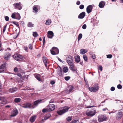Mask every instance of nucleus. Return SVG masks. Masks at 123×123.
<instances>
[{
	"label": "nucleus",
	"instance_id": "f257e3e1",
	"mask_svg": "<svg viewBox=\"0 0 123 123\" xmlns=\"http://www.w3.org/2000/svg\"><path fill=\"white\" fill-rule=\"evenodd\" d=\"M13 58L18 61H21L24 60L25 58L23 56L19 54H15L13 55Z\"/></svg>",
	"mask_w": 123,
	"mask_h": 123
},
{
	"label": "nucleus",
	"instance_id": "f03ea898",
	"mask_svg": "<svg viewBox=\"0 0 123 123\" xmlns=\"http://www.w3.org/2000/svg\"><path fill=\"white\" fill-rule=\"evenodd\" d=\"M70 108L69 107L66 106L63 109L57 111V113L59 115H62L67 112Z\"/></svg>",
	"mask_w": 123,
	"mask_h": 123
},
{
	"label": "nucleus",
	"instance_id": "7ed1b4c3",
	"mask_svg": "<svg viewBox=\"0 0 123 123\" xmlns=\"http://www.w3.org/2000/svg\"><path fill=\"white\" fill-rule=\"evenodd\" d=\"M73 58L71 55H68L66 58V60L68 64L73 63Z\"/></svg>",
	"mask_w": 123,
	"mask_h": 123
},
{
	"label": "nucleus",
	"instance_id": "20e7f679",
	"mask_svg": "<svg viewBox=\"0 0 123 123\" xmlns=\"http://www.w3.org/2000/svg\"><path fill=\"white\" fill-rule=\"evenodd\" d=\"M96 113V111L94 109H92L89 111H87L86 113V115L88 116L92 117Z\"/></svg>",
	"mask_w": 123,
	"mask_h": 123
},
{
	"label": "nucleus",
	"instance_id": "39448f33",
	"mask_svg": "<svg viewBox=\"0 0 123 123\" xmlns=\"http://www.w3.org/2000/svg\"><path fill=\"white\" fill-rule=\"evenodd\" d=\"M96 85H94L93 86V87H90L89 88V90L91 92H96L99 89V87L97 85L95 86Z\"/></svg>",
	"mask_w": 123,
	"mask_h": 123
},
{
	"label": "nucleus",
	"instance_id": "423d86ee",
	"mask_svg": "<svg viewBox=\"0 0 123 123\" xmlns=\"http://www.w3.org/2000/svg\"><path fill=\"white\" fill-rule=\"evenodd\" d=\"M108 118L105 115H101L99 117L98 120L99 122H103L107 120L108 119Z\"/></svg>",
	"mask_w": 123,
	"mask_h": 123
},
{
	"label": "nucleus",
	"instance_id": "0eeeda50",
	"mask_svg": "<svg viewBox=\"0 0 123 123\" xmlns=\"http://www.w3.org/2000/svg\"><path fill=\"white\" fill-rule=\"evenodd\" d=\"M47 107L49 111H51L55 109V106L53 104H50L48 105Z\"/></svg>",
	"mask_w": 123,
	"mask_h": 123
},
{
	"label": "nucleus",
	"instance_id": "6e6552de",
	"mask_svg": "<svg viewBox=\"0 0 123 123\" xmlns=\"http://www.w3.org/2000/svg\"><path fill=\"white\" fill-rule=\"evenodd\" d=\"M21 3L19 2L18 3H16L14 4L13 5L15 6V8L16 9L20 10L22 8Z\"/></svg>",
	"mask_w": 123,
	"mask_h": 123
},
{
	"label": "nucleus",
	"instance_id": "1a4fd4ad",
	"mask_svg": "<svg viewBox=\"0 0 123 123\" xmlns=\"http://www.w3.org/2000/svg\"><path fill=\"white\" fill-rule=\"evenodd\" d=\"M93 8L92 6V5H90L88 6L86 9V10L87 12L88 13H89L91 12Z\"/></svg>",
	"mask_w": 123,
	"mask_h": 123
},
{
	"label": "nucleus",
	"instance_id": "9d476101",
	"mask_svg": "<svg viewBox=\"0 0 123 123\" xmlns=\"http://www.w3.org/2000/svg\"><path fill=\"white\" fill-rule=\"evenodd\" d=\"M54 36V33L52 31H49L47 32V37L50 38H52Z\"/></svg>",
	"mask_w": 123,
	"mask_h": 123
},
{
	"label": "nucleus",
	"instance_id": "9b49d317",
	"mask_svg": "<svg viewBox=\"0 0 123 123\" xmlns=\"http://www.w3.org/2000/svg\"><path fill=\"white\" fill-rule=\"evenodd\" d=\"M43 60L46 67H47V64L49 63V61L47 58L45 56H43Z\"/></svg>",
	"mask_w": 123,
	"mask_h": 123
},
{
	"label": "nucleus",
	"instance_id": "f8f14e48",
	"mask_svg": "<svg viewBox=\"0 0 123 123\" xmlns=\"http://www.w3.org/2000/svg\"><path fill=\"white\" fill-rule=\"evenodd\" d=\"M86 15V13L85 12H82L80 13L78 15V18L80 19L83 18Z\"/></svg>",
	"mask_w": 123,
	"mask_h": 123
},
{
	"label": "nucleus",
	"instance_id": "ddd939ff",
	"mask_svg": "<svg viewBox=\"0 0 123 123\" xmlns=\"http://www.w3.org/2000/svg\"><path fill=\"white\" fill-rule=\"evenodd\" d=\"M18 113V111L16 109H13L12 111V114L11 115V117H14L16 116Z\"/></svg>",
	"mask_w": 123,
	"mask_h": 123
},
{
	"label": "nucleus",
	"instance_id": "4468645a",
	"mask_svg": "<svg viewBox=\"0 0 123 123\" xmlns=\"http://www.w3.org/2000/svg\"><path fill=\"white\" fill-rule=\"evenodd\" d=\"M31 105V104L30 103H26L25 104H23L22 106V107L24 108H30Z\"/></svg>",
	"mask_w": 123,
	"mask_h": 123
},
{
	"label": "nucleus",
	"instance_id": "2eb2a0df",
	"mask_svg": "<svg viewBox=\"0 0 123 123\" xmlns=\"http://www.w3.org/2000/svg\"><path fill=\"white\" fill-rule=\"evenodd\" d=\"M42 100L38 99L35 101L34 102L33 105L35 106H37L39 104L42 102Z\"/></svg>",
	"mask_w": 123,
	"mask_h": 123
},
{
	"label": "nucleus",
	"instance_id": "dca6fc26",
	"mask_svg": "<svg viewBox=\"0 0 123 123\" xmlns=\"http://www.w3.org/2000/svg\"><path fill=\"white\" fill-rule=\"evenodd\" d=\"M17 90V89L16 87L11 88L9 89V92L11 93H12L16 92Z\"/></svg>",
	"mask_w": 123,
	"mask_h": 123
},
{
	"label": "nucleus",
	"instance_id": "f3484780",
	"mask_svg": "<svg viewBox=\"0 0 123 123\" xmlns=\"http://www.w3.org/2000/svg\"><path fill=\"white\" fill-rule=\"evenodd\" d=\"M123 114V112H119L116 115V118L117 119H119L121 118L122 117Z\"/></svg>",
	"mask_w": 123,
	"mask_h": 123
},
{
	"label": "nucleus",
	"instance_id": "a211bd4d",
	"mask_svg": "<svg viewBox=\"0 0 123 123\" xmlns=\"http://www.w3.org/2000/svg\"><path fill=\"white\" fill-rule=\"evenodd\" d=\"M38 6L37 5H34L33 7V12L36 13L38 12Z\"/></svg>",
	"mask_w": 123,
	"mask_h": 123
},
{
	"label": "nucleus",
	"instance_id": "6ab92c4d",
	"mask_svg": "<svg viewBox=\"0 0 123 123\" xmlns=\"http://www.w3.org/2000/svg\"><path fill=\"white\" fill-rule=\"evenodd\" d=\"M37 116L35 115H34L31 116L30 118V120L31 122H34Z\"/></svg>",
	"mask_w": 123,
	"mask_h": 123
},
{
	"label": "nucleus",
	"instance_id": "aec40b11",
	"mask_svg": "<svg viewBox=\"0 0 123 123\" xmlns=\"http://www.w3.org/2000/svg\"><path fill=\"white\" fill-rule=\"evenodd\" d=\"M3 99H1L0 102V103L1 104H5L7 103V101L5 99V98L4 97H2Z\"/></svg>",
	"mask_w": 123,
	"mask_h": 123
},
{
	"label": "nucleus",
	"instance_id": "412c9836",
	"mask_svg": "<svg viewBox=\"0 0 123 123\" xmlns=\"http://www.w3.org/2000/svg\"><path fill=\"white\" fill-rule=\"evenodd\" d=\"M75 60L77 63L79 62L80 61V56L78 55L75 56L74 57Z\"/></svg>",
	"mask_w": 123,
	"mask_h": 123
},
{
	"label": "nucleus",
	"instance_id": "4be33fe9",
	"mask_svg": "<svg viewBox=\"0 0 123 123\" xmlns=\"http://www.w3.org/2000/svg\"><path fill=\"white\" fill-rule=\"evenodd\" d=\"M105 5V2L104 1H102L99 3L98 6L100 8H102L104 7Z\"/></svg>",
	"mask_w": 123,
	"mask_h": 123
},
{
	"label": "nucleus",
	"instance_id": "5701e85b",
	"mask_svg": "<svg viewBox=\"0 0 123 123\" xmlns=\"http://www.w3.org/2000/svg\"><path fill=\"white\" fill-rule=\"evenodd\" d=\"M40 75L38 74H37L35 75V77L39 81H41V80L40 78Z\"/></svg>",
	"mask_w": 123,
	"mask_h": 123
},
{
	"label": "nucleus",
	"instance_id": "b1692460",
	"mask_svg": "<svg viewBox=\"0 0 123 123\" xmlns=\"http://www.w3.org/2000/svg\"><path fill=\"white\" fill-rule=\"evenodd\" d=\"M10 53L8 52H7L5 54L4 57V59H6L10 57Z\"/></svg>",
	"mask_w": 123,
	"mask_h": 123
},
{
	"label": "nucleus",
	"instance_id": "393cba45",
	"mask_svg": "<svg viewBox=\"0 0 123 123\" xmlns=\"http://www.w3.org/2000/svg\"><path fill=\"white\" fill-rule=\"evenodd\" d=\"M52 49L54 50L55 52L57 53V54H58L59 53V50L58 49L55 47H53L52 48Z\"/></svg>",
	"mask_w": 123,
	"mask_h": 123
},
{
	"label": "nucleus",
	"instance_id": "a878e982",
	"mask_svg": "<svg viewBox=\"0 0 123 123\" xmlns=\"http://www.w3.org/2000/svg\"><path fill=\"white\" fill-rule=\"evenodd\" d=\"M50 116L51 115L50 114H48L45 115L43 120H46L48 119Z\"/></svg>",
	"mask_w": 123,
	"mask_h": 123
},
{
	"label": "nucleus",
	"instance_id": "bb28decb",
	"mask_svg": "<svg viewBox=\"0 0 123 123\" xmlns=\"http://www.w3.org/2000/svg\"><path fill=\"white\" fill-rule=\"evenodd\" d=\"M70 69L73 72H76L77 74L78 73V72L77 71V69L76 67H75L73 68H72Z\"/></svg>",
	"mask_w": 123,
	"mask_h": 123
},
{
	"label": "nucleus",
	"instance_id": "cd10ccee",
	"mask_svg": "<svg viewBox=\"0 0 123 123\" xmlns=\"http://www.w3.org/2000/svg\"><path fill=\"white\" fill-rule=\"evenodd\" d=\"M20 68L18 66L15 67L14 69V71L15 72H18L20 71Z\"/></svg>",
	"mask_w": 123,
	"mask_h": 123
},
{
	"label": "nucleus",
	"instance_id": "c85d7f7f",
	"mask_svg": "<svg viewBox=\"0 0 123 123\" xmlns=\"http://www.w3.org/2000/svg\"><path fill=\"white\" fill-rule=\"evenodd\" d=\"M51 20L50 19H48L46 20L45 24L46 25H49L51 23Z\"/></svg>",
	"mask_w": 123,
	"mask_h": 123
},
{
	"label": "nucleus",
	"instance_id": "c756f323",
	"mask_svg": "<svg viewBox=\"0 0 123 123\" xmlns=\"http://www.w3.org/2000/svg\"><path fill=\"white\" fill-rule=\"evenodd\" d=\"M91 22L94 25L97 24L98 22L97 20L94 18L92 19Z\"/></svg>",
	"mask_w": 123,
	"mask_h": 123
},
{
	"label": "nucleus",
	"instance_id": "7c9ffc66",
	"mask_svg": "<svg viewBox=\"0 0 123 123\" xmlns=\"http://www.w3.org/2000/svg\"><path fill=\"white\" fill-rule=\"evenodd\" d=\"M21 100V99L20 98H15L14 100V102L16 103H18L20 102Z\"/></svg>",
	"mask_w": 123,
	"mask_h": 123
},
{
	"label": "nucleus",
	"instance_id": "2f4dec72",
	"mask_svg": "<svg viewBox=\"0 0 123 123\" xmlns=\"http://www.w3.org/2000/svg\"><path fill=\"white\" fill-rule=\"evenodd\" d=\"M69 89L68 90L69 92H72L73 89V86L71 85H70L69 87Z\"/></svg>",
	"mask_w": 123,
	"mask_h": 123
},
{
	"label": "nucleus",
	"instance_id": "473e14b6",
	"mask_svg": "<svg viewBox=\"0 0 123 123\" xmlns=\"http://www.w3.org/2000/svg\"><path fill=\"white\" fill-rule=\"evenodd\" d=\"M60 69L57 72L58 75L60 76H62V69L60 67Z\"/></svg>",
	"mask_w": 123,
	"mask_h": 123
},
{
	"label": "nucleus",
	"instance_id": "72a5a7b5",
	"mask_svg": "<svg viewBox=\"0 0 123 123\" xmlns=\"http://www.w3.org/2000/svg\"><path fill=\"white\" fill-rule=\"evenodd\" d=\"M85 50L84 49H81L80 50V53L82 54H84L86 53Z\"/></svg>",
	"mask_w": 123,
	"mask_h": 123
},
{
	"label": "nucleus",
	"instance_id": "f704fd0d",
	"mask_svg": "<svg viewBox=\"0 0 123 123\" xmlns=\"http://www.w3.org/2000/svg\"><path fill=\"white\" fill-rule=\"evenodd\" d=\"M68 68L67 67H65L63 68V72L66 73L68 71Z\"/></svg>",
	"mask_w": 123,
	"mask_h": 123
},
{
	"label": "nucleus",
	"instance_id": "c9c22d12",
	"mask_svg": "<svg viewBox=\"0 0 123 123\" xmlns=\"http://www.w3.org/2000/svg\"><path fill=\"white\" fill-rule=\"evenodd\" d=\"M33 25L31 22H29L27 25V26L29 27H33Z\"/></svg>",
	"mask_w": 123,
	"mask_h": 123
},
{
	"label": "nucleus",
	"instance_id": "e433bc0d",
	"mask_svg": "<svg viewBox=\"0 0 123 123\" xmlns=\"http://www.w3.org/2000/svg\"><path fill=\"white\" fill-rule=\"evenodd\" d=\"M33 35L35 37H37L38 35L36 32H33Z\"/></svg>",
	"mask_w": 123,
	"mask_h": 123
},
{
	"label": "nucleus",
	"instance_id": "4c0bfd02",
	"mask_svg": "<svg viewBox=\"0 0 123 123\" xmlns=\"http://www.w3.org/2000/svg\"><path fill=\"white\" fill-rule=\"evenodd\" d=\"M72 117H68L67 118H66V120L67 121L70 122L72 120Z\"/></svg>",
	"mask_w": 123,
	"mask_h": 123
},
{
	"label": "nucleus",
	"instance_id": "58836bf2",
	"mask_svg": "<svg viewBox=\"0 0 123 123\" xmlns=\"http://www.w3.org/2000/svg\"><path fill=\"white\" fill-rule=\"evenodd\" d=\"M16 19H17L19 20L21 18V17L20 15L18 13L16 16Z\"/></svg>",
	"mask_w": 123,
	"mask_h": 123
},
{
	"label": "nucleus",
	"instance_id": "ea45409f",
	"mask_svg": "<svg viewBox=\"0 0 123 123\" xmlns=\"http://www.w3.org/2000/svg\"><path fill=\"white\" fill-rule=\"evenodd\" d=\"M82 34L81 33L78 36V40L79 41L80 40L82 37Z\"/></svg>",
	"mask_w": 123,
	"mask_h": 123
},
{
	"label": "nucleus",
	"instance_id": "a19ab883",
	"mask_svg": "<svg viewBox=\"0 0 123 123\" xmlns=\"http://www.w3.org/2000/svg\"><path fill=\"white\" fill-rule=\"evenodd\" d=\"M11 23H12L14 24L16 26H17L18 27V26H19L18 23L14 21H12V22H11Z\"/></svg>",
	"mask_w": 123,
	"mask_h": 123
},
{
	"label": "nucleus",
	"instance_id": "79ce46f5",
	"mask_svg": "<svg viewBox=\"0 0 123 123\" xmlns=\"http://www.w3.org/2000/svg\"><path fill=\"white\" fill-rule=\"evenodd\" d=\"M83 57L84 60L86 62H87V57L86 55H84L83 56Z\"/></svg>",
	"mask_w": 123,
	"mask_h": 123
},
{
	"label": "nucleus",
	"instance_id": "37998d69",
	"mask_svg": "<svg viewBox=\"0 0 123 123\" xmlns=\"http://www.w3.org/2000/svg\"><path fill=\"white\" fill-rule=\"evenodd\" d=\"M50 51H51V53L53 55H56L57 54H57V53L55 52L54 51L52 50H51V49L50 50Z\"/></svg>",
	"mask_w": 123,
	"mask_h": 123
},
{
	"label": "nucleus",
	"instance_id": "c03bdc74",
	"mask_svg": "<svg viewBox=\"0 0 123 123\" xmlns=\"http://www.w3.org/2000/svg\"><path fill=\"white\" fill-rule=\"evenodd\" d=\"M68 65L70 66V67H69L70 69L72 68H73L75 67L74 65L73 62V63H71L70 64H68Z\"/></svg>",
	"mask_w": 123,
	"mask_h": 123
},
{
	"label": "nucleus",
	"instance_id": "a18cd8bd",
	"mask_svg": "<svg viewBox=\"0 0 123 123\" xmlns=\"http://www.w3.org/2000/svg\"><path fill=\"white\" fill-rule=\"evenodd\" d=\"M23 48L26 51H28V48L27 46L24 45L23 46Z\"/></svg>",
	"mask_w": 123,
	"mask_h": 123
},
{
	"label": "nucleus",
	"instance_id": "49530a36",
	"mask_svg": "<svg viewBox=\"0 0 123 123\" xmlns=\"http://www.w3.org/2000/svg\"><path fill=\"white\" fill-rule=\"evenodd\" d=\"M79 121L77 119L76 120H73L71 122L72 123H78Z\"/></svg>",
	"mask_w": 123,
	"mask_h": 123
},
{
	"label": "nucleus",
	"instance_id": "de8ad7c7",
	"mask_svg": "<svg viewBox=\"0 0 123 123\" xmlns=\"http://www.w3.org/2000/svg\"><path fill=\"white\" fill-rule=\"evenodd\" d=\"M48 110V109L47 107V109H43L42 112L43 113H45L47 111H49Z\"/></svg>",
	"mask_w": 123,
	"mask_h": 123
},
{
	"label": "nucleus",
	"instance_id": "09e8293b",
	"mask_svg": "<svg viewBox=\"0 0 123 123\" xmlns=\"http://www.w3.org/2000/svg\"><path fill=\"white\" fill-rule=\"evenodd\" d=\"M70 77L69 76H66L64 77L65 80L66 81H68L70 79Z\"/></svg>",
	"mask_w": 123,
	"mask_h": 123
},
{
	"label": "nucleus",
	"instance_id": "8fccbe9b",
	"mask_svg": "<svg viewBox=\"0 0 123 123\" xmlns=\"http://www.w3.org/2000/svg\"><path fill=\"white\" fill-rule=\"evenodd\" d=\"M103 68L101 66H99L98 68V70H100L101 71L102 70Z\"/></svg>",
	"mask_w": 123,
	"mask_h": 123
},
{
	"label": "nucleus",
	"instance_id": "3c124183",
	"mask_svg": "<svg viewBox=\"0 0 123 123\" xmlns=\"http://www.w3.org/2000/svg\"><path fill=\"white\" fill-rule=\"evenodd\" d=\"M16 16L15 14L14 13H12L11 15V17L13 18L16 19Z\"/></svg>",
	"mask_w": 123,
	"mask_h": 123
},
{
	"label": "nucleus",
	"instance_id": "603ef678",
	"mask_svg": "<svg viewBox=\"0 0 123 123\" xmlns=\"http://www.w3.org/2000/svg\"><path fill=\"white\" fill-rule=\"evenodd\" d=\"M1 66V68H4V69H5L6 68V63H4L2 64Z\"/></svg>",
	"mask_w": 123,
	"mask_h": 123
},
{
	"label": "nucleus",
	"instance_id": "864d4df0",
	"mask_svg": "<svg viewBox=\"0 0 123 123\" xmlns=\"http://www.w3.org/2000/svg\"><path fill=\"white\" fill-rule=\"evenodd\" d=\"M5 70L4 68H1V67L0 66V73L3 72Z\"/></svg>",
	"mask_w": 123,
	"mask_h": 123
},
{
	"label": "nucleus",
	"instance_id": "5fc2aeb1",
	"mask_svg": "<svg viewBox=\"0 0 123 123\" xmlns=\"http://www.w3.org/2000/svg\"><path fill=\"white\" fill-rule=\"evenodd\" d=\"M5 70L4 68H1V67L0 66V73L3 72Z\"/></svg>",
	"mask_w": 123,
	"mask_h": 123
},
{
	"label": "nucleus",
	"instance_id": "6e6d98bb",
	"mask_svg": "<svg viewBox=\"0 0 123 123\" xmlns=\"http://www.w3.org/2000/svg\"><path fill=\"white\" fill-rule=\"evenodd\" d=\"M28 47L29 49H32L33 48V47L32 45L31 44H30L28 45Z\"/></svg>",
	"mask_w": 123,
	"mask_h": 123
},
{
	"label": "nucleus",
	"instance_id": "4d7b16f0",
	"mask_svg": "<svg viewBox=\"0 0 123 123\" xmlns=\"http://www.w3.org/2000/svg\"><path fill=\"white\" fill-rule=\"evenodd\" d=\"M117 88L119 89H121L122 88V86L121 85L119 84L117 86Z\"/></svg>",
	"mask_w": 123,
	"mask_h": 123
},
{
	"label": "nucleus",
	"instance_id": "13d9d810",
	"mask_svg": "<svg viewBox=\"0 0 123 123\" xmlns=\"http://www.w3.org/2000/svg\"><path fill=\"white\" fill-rule=\"evenodd\" d=\"M112 57V55L111 54L108 55H107V57L109 58H111Z\"/></svg>",
	"mask_w": 123,
	"mask_h": 123
},
{
	"label": "nucleus",
	"instance_id": "bf43d9fd",
	"mask_svg": "<svg viewBox=\"0 0 123 123\" xmlns=\"http://www.w3.org/2000/svg\"><path fill=\"white\" fill-rule=\"evenodd\" d=\"M84 6L83 5H81L80 6L79 8L80 9H82L84 8Z\"/></svg>",
	"mask_w": 123,
	"mask_h": 123
},
{
	"label": "nucleus",
	"instance_id": "052dcab7",
	"mask_svg": "<svg viewBox=\"0 0 123 123\" xmlns=\"http://www.w3.org/2000/svg\"><path fill=\"white\" fill-rule=\"evenodd\" d=\"M86 24H84L82 26V28L83 29H86Z\"/></svg>",
	"mask_w": 123,
	"mask_h": 123
},
{
	"label": "nucleus",
	"instance_id": "680f3d73",
	"mask_svg": "<svg viewBox=\"0 0 123 123\" xmlns=\"http://www.w3.org/2000/svg\"><path fill=\"white\" fill-rule=\"evenodd\" d=\"M5 19L6 21H9V18L7 16H6L5 17Z\"/></svg>",
	"mask_w": 123,
	"mask_h": 123
},
{
	"label": "nucleus",
	"instance_id": "e2e57ef3",
	"mask_svg": "<svg viewBox=\"0 0 123 123\" xmlns=\"http://www.w3.org/2000/svg\"><path fill=\"white\" fill-rule=\"evenodd\" d=\"M115 89V88L114 87L112 86L111 88V91H113Z\"/></svg>",
	"mask_w": 123,
	"mask_h": 123
},
{
	"label": "nucleus",
	"instance_id": "0e129e2a",
	"mask_svg": "<svg viewBox=\"0 0 123 123\" xmlns=\"http://www.w3.org/2000/svg\"><path fill=\"white\" fill-rule=\"evenodd\" d=\"M6 26H7V25H6L4 26V27L3 29V33L6 30Z\"/></svg>",
	"mask_w": 123,
	"mask_h": 123
},
{
	"label": "nucleus",
	"instance_id": "69168bd1",
	"mask_svg": "<svg viewBox=\"0 0 123 123\" xmlns=\"http://www.w3.org/2000/svg\"><path fill=\"white\" fill-rule=\"evenodd\" d=\"M55 83V81L54 80H51L50 81V83L51 85H53Z\"/></svg>",
	"mask_w": 123,
	"mask_h": 123
},
{
	"label": "nucleus",
	"instance_id": "338daca9",
	"mask_svg": "<svg viewBox=\"0 0 123 123\" xmlns=\"http://www.w3.org/2000/svg\"><path fill=\"white\" fill-rule=\"evenodd\" d=\"M92 58L93 59H95L96 58V55L95 54L93 55L92 57Z\"/></svg>",
	"mask_w": 123,
	"mask_h": 123
},
{
	"label": "nucleus",
	"instance_id": "774afa93",
	"mask_svg": "<svg viewBox=\"0 0 123 123\" xmlns=\"http://www.w3.org/2000/svg\"><path fill=\"white\" fill-rule=\"evenodd\" d=\"M45 37H44L43 40V45H45Z\"/></svg>",
	"mask_w": 123,
	"mask_h": 123
}]
</instances>
